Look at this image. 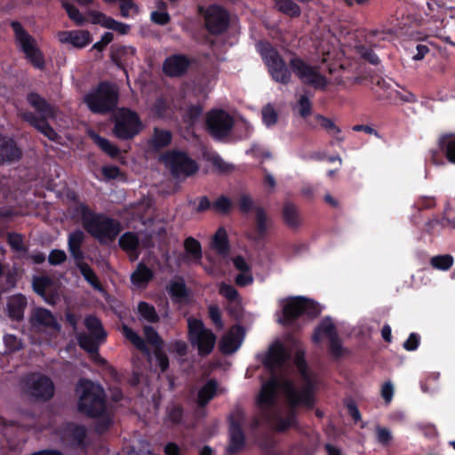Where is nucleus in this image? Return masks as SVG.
<instances>
[{
    "instance_id": "1",
    "label": "nucleus",
    "mask_w": 455,
    "mask_h": 455,
    "mask_svg": "<svg viewBox=\"0 0 455 455\" xmlns=\"http://www.w3.org/2000/svg\"><path fill=\"white\" fill-rule=\"evenodd\" d=\"M289 358L286 348L280 343L272 345L264 361L265 366L271 371L270 378L264 382L258 396V405L264 411L267 419L271 420L272 416L267 411L275 408L277 391H282L288 400L291 410L286 418L276 417L275 426L278 431H285L295 424V415L292 408L301 404L308 408L312 407L315 400L313 390L315 387L314 376L308 371L304 355L298 352L295 355V364L304 381L302 389L298 390L291 381L278 371Z\"/></svg>"
},
{
    "instance_id": "2",
    "label": "nucleus",
    "mask_w": 455,
    "mask_h": 455,
    "mask_svg": "<svg viewBox=\"0 0 455 455\" xmlns=\"http://www.w3.org/2000/svg\"><path fill=\"white\" fill-rule=\"evenodd\" d=\"M76 391L79 395V411L92 418H98L96 430L99 433L107 430L112 419L106 407L102 387L90 380L82 379Z\"/></svg>"
},
{
    "instance_id": "3",
    "label": "nucleus",
    "mask_w": 455,
    "mask_h": 455,
    "mask_svg": "<svg viewBox=\"0 0 455 455\" xmlns=\"http://www.w3.org/2000/svg\"><path fill=\"white\" fill-rule=\"evenodd\" d=\"M74 214L79 217L84 228L100 243L114 241L121 232V224L107 215L96 213L85 204L77 203Z\"/></svg>"
},
{
    "instance_id": "4",
    "label": "nucleus",
    "mask_w": 455,
    "mask_h": 455,
    "mask_svg": "<svg viewBox=\"0 0 455 455\" xmlns=\"http://www.w3.org/2000/svg\"><path fill=\"white\" fill-rule=\"evenodd\" d=\"M118 88L112 83L101 82L84 96V102L94 114H107L117 106Z\"/></svg>"
},
{
    "instance_id": "5",
    "label": "nucleus",
    "mask_w": 455,
    "mask_h": 455,
    "mask_svg": "<svg viewBox=\"0 0 455 455\" xmlns=\"http://www.w3.org/2000/svg\"><path fill=\"white\" fill-rule=\"evenodd\" d=\"M272 79L282 84L291 81V72L278 51L266 41H260L256 45Z\"/></svg>"
},
{
    "instance_id": "6",
    "label": "nucleus",
    "mask_w": 455,
    "mask_h": 455,
    "mask_svg": "<svg viewBox=\"0 0 455 455\" xmlns=\"http://www.w3.org/2000/svg\"><path fill=\"white\" fill-rule=\"evenodd\" d=\"M11 27L14 32L15 42L26 59L36 68L44 67V56L39 50L36 39L29 35L19 21H12Z\"/></svg>"
},
{
    "instance_id": "7",
    "label": "nucleus",
    "mask_w": 455,
    "mask_h": 455,
    "mask_svg": "<svg viewBox=\"0 0 455 455\" xmlns=\"http://www.w3.org/2000/svg\"><path fill=\"white\" fill-rule=\"evenodd\" d=\"M188 339L197 348L199 355H207L214 348L216 336L206 329L202 321L195 318L188 319Z\"/></svg>"
},
{
    "instance_id": "8",
    "label": "nucleus",
    "mask_w": 455,
    "mask_h": 455,
    "mask_svg": "<svg viewBox=\"0 0 455 455\" xmlns=\"http://www.w3.org/2000/svg\"><path fill=\"white\" fill-rule=\"evenodd\" d=\"M289 66L302 84L321 90L327 86L328 81L320 74L319 68L307 64L301 58L293 55L289 60Z\"/></svg>"
},
{
    "instance_id": "9",
    "label": "nucleus",
    "mask_w": 455,
    "mask_h": 455,
    "mask_svg": "<svg viewBox=\"0 0 455 455\" xmlns=\"http://www.w3.org/2000/svg\"><path fill=\"white\" fill-rule=\"evenodd\" d=\"M141 128L138 115L129 109H120L116 116L113 133L121 140H130L137 135Z\"/></svg>"
},
{
    "instance_id": "10",
    "label": "nucleus",
    "mask_w": 455,
    "mask_h": 455,
    "mask_svg": "<svg viewBox=\"0 0 455 455\" xmlns=\"http://www.w3.org/2000/svg\"><path fill=\"white\" fill-rule=\"evenodd\" d=\"M163 160L176 178L188 177L197 171L196 163L182 152H168Z\"/></svg>"
},
{
    "instance_id": "11",
    "label": "nucleus",
    "mask_w": 455,
    "mask_h": 455,
    "mask_svg": "<svg viewBox=\"0 0 455 455\" xmlns=\"http://www.w3.org/2000/svg\"><path fill=\"white\" fill-rule=\"evenodd\" d=\"M317 313V308L312 300L302 297L294 298L284 304L280 323L290 324L301 315L315 316Z\"/></svg>"
},
{
    "instance_id": "12",
    "label": "nucleus",
    "mask_w": 455,
    "mask_h": 455,
    "mask_svg": "<svg viewBox=\"0 0 455 455\" xmlns=\"http://www.w3.org/2000/svg\"><path fill=\"white\" fill-rule=\"evenodd\" d=\"M206 124L210 134L216 140H221L229 135L234 119L228 112L216 109L208 113Z\"/></svg>"
},
{
    "instance_id": "13",
    "label": "nucleus",
    "mask_w": 455,
    "mask_h": 455,
    "mask_svg": "<svg viewBox=\"0 0 455 455\" xmlns=\"http://www.w3.org/2000/svg\"><path fill=\"white\" fill-rule=\"evenodd\" d=\"M27 392L33 397L43 401L50 400L54 395L52 379L39 373H33L26 379Z\"/></svg>"
},
{
    "instance_id": "14",
    "label": "nucleus",
    "mask_w": 455,
    "mask_h": 455,
    "mask_svg": "<svg viewBox=\"0 0 455 455\" xmlns=\"http://www.w3.org/2000/svg\"><path fill=\"white\" fill-rule=\"evenodd\" d=\"M205 25L212 34L223 32L228 25L227 12L218 5H211L205 12Z\"/></svg>"
},
{
    "instance_id": "15",
    "label": "nucleus",
    "mask_w": 455,
    "mask_h": 455,
    "mask_svg": "<svg viewBox=\"0 0 455 455\" xmlns=\"http://www.w3.org/2000/svg\"><path fill=\"white\" fill-rule=\"evenodd\" d=\"M34 291L48 304H54L57 298L56 285L48 276H36L33 279Z\"/></svg>"
},
{
    "instance_id": "16",
    "label": "nucleus",
    "mask_w": 455,
    "mask_h": 455,
    "mask_svg": "<svg viewBox=\"0 0 455 455\" xmlns=\"http://www.w3.org/2000/svg\"><path fill=\"white\" fill-rule=\"evenodd\" d=\"M190 60L182 54H174L165 59L163 70L169 76H180L188 68Z\"/></svg>"
},
{
    "instance_id": "17",
    "label": "nucleus",
    "mask_w": 455,
    "mask_h": 455,
    "mask_svg": "<svg viewBox=\"0 0 455 455\" xmlns=\"http://www.w3.org/2000/svg\"><path fill=\"white\" fill-rule=\"evenodd\" d=\"M243 331L240 326H233L220 341V349L224 354H232L241 346Z\"/></svg>"
},
{
    "instance_id": "18",
    "label": "nucleus",
    "mask_w": 455,
    "mask_h": 455,
    "mask_svg": "<svg viewBox=\"0 0 455 455\" xmlns=\"http://www.w3.org/2000/svg\"><path fill=\"white\" fill-rule=\"evenodd\" d=\"M57 36L60 43L69 44L76 48H84L92 41L87 30L60 31Z\"/></svg>"
},
{
    "instance_id": "19",
    "label": "nucleus",
    "mask_w": 455,
    "mask_h": 455,
    "mask_svg": "<svg viewBox=\"0 0 455 455\" xmlns=\"http://www.w3.org/2000/svg\"><path fill=\"white\" fill-rule=\"evenodd\" d=\"M254 212L256 229L252 239L255 241H260L267 235L273 226V221L262 206L255 207Z\"/></svg>"
},
{
    "instance_id": "20",
    "label": "nucleus",
    "mask_w": 455,
    "mask_h": 455,
    "mask_svg": "<svg viewBox=\"0 0 455 455\" xmlns=\"http://www.w3.org/2000/svg\"><path fill=\"white\" fill-rule=\"evenodd\" d=\"M30 323L35 328L51 327L57 331L60 329L53 315L44 308L35 309L30 316Z\"/></svg>"
},
{
    "instance_id": "21",
    "label": "nucleus",
    "mask_w": 455,
    "mask_h": 455,
    "mask_svg": "<svg viewBox=\"0 0 455 455\" xmlns=\"http://www.w3.org/2000/svg\"><path fill=\"white\" fill-rule=\"evenodd\" d=\"M24 121L28 122L30 125L38 130L45 137L51 140H56L58 138L57 132L50 126L48 119H38V117L32 112H24L21 114Z\"/></svg>"
},
{
    "instance_id": "22",
    "label": "nucleus",
    "mask_w": 455,
    "mask_h": 455,
    "mask_svg": "<svg viewBox=\"0 0 455 455\" xmlns=\"http://www.w3.org/2000/svg\"><path fill=\"white\" fill-rule=\"evenodd\" d=\"M27 100L30 106L40 115L38 119H49L54 117L55 108L39 94L31 92L28 95Z\"/></svg>"
},
{
    "instance_id": "23",
    "label": "nucleus",
    "mask_w": 455,
    "mask_h": 455,
    "mask_svg": "<svg viewBox=\"0 0 455 455\" xmlns=\"http://www.w3.org/2000/svg\"><path fill=\"white\" fill-rule=\"evenodd\" d=\"M21 156L12 139L0 136V164L18 160Z\"/></svg>"
},
{
    "instance_id": "24",
    "label": "nucleus",
    "mask_w": 455,
    "mask_h": 455,
    "mask_svg": "<svg viewBox=\"0 0 455 455\" xmlns=\"http://www.w3.org/2000/svg\"><path fill=\"white\" fill-rule=\"evenodd\" d=\"M244 445V435L237 422L230 420L229 426V444L227 451L230 454L236 453L243 449Z\"/></svg>"
},
{
    "instance_id": "25",
    "label": "nucleus",
    "mask_w": 455,
    "mask_h": 455,
    "mask_svg": "<svg viewBox=\"0 0 455 455\" xmlns=\"http://www.w3.org/2000/svg\"><path fill=\"white\" fill-rule=\"evenodd\" d=\"M337 336L338 332L334 323L330 317H325L315 328L312 339L315 343H318L323 338L331 340Z\"/></svg>"
},
{
    "instance_id": "26",
    "label": "nucleus",
    "mask_w": 455,
    "mask_h": 455,
    "mask_svg": "<svg viewBox=\"0 0 455 455\" xmlns=\"http://www.w3.org/2000/svg\"><path fill=\"white\" fill-rule=\"evenodd\" d=\"M85 239L84 233L77 229L68 235V251L75 259V262L83 260L84 254L81 249V246Z\"/></svg>"
},
{
    "instance_id": "27",
    "label": "nucleus",
    "mask_w": 455,
    "mask_h": 455,
    "mask_svg": "<svg viewBox=\"0 0 455 455\" xmlns=\"http://www.w3.org/2000/svg\"><path fill=\"white\" fill-rule=\"evenodd\" d=\"M153 271L143 263H139L131 275L132 284L138 288H145L153 278Z\"/></svg>"
},
{
    "instance_id": "28",
    "label": "nucleus",
    "mask_w": 455,
    "mask_h": 455,
    "mask_svg": "<svg viewBox=\"0 0 455 455\" xmlns=\"http://www.w3.org/2000/svg\"><path fill=\"white\" fill-rule=\"evenodd\" d=\"M26 306L27 299L23 295L17 294L12 296L7 302V310L9 316L15 320L22 319Z\"/></svg>"
},
{
    "instance_id": "29",
    "label": "nucleus",
    "mask_w": 455,
    "mask_h": 455,
    "mask_svg": "<svg viewBox=\"0 0 455 455\" xmlns=\"http://www.w3.org/2000/svg\"><path fill=\"white\" fill-rule=\"evenodd\" d=\"M77 340L79 343V346L87 351L88 353L92 355H95L99 356L98 350L99 346L102 342H104L105 339H96L95 336L86 334V333H80L77 336Z\"/></svg>"
},
{
    "instance_id": "30",
    "label": "nucleus",
    "mask_w": 455,
    "mask_h": 455,
    "mask_svg": "<svg viewBox=\"0 0 455 455\" xmlns=\"http://www.w3.org/2000/svg\"><path fill=\"white\" fill-rule=\"evenodd\" d=\"M439 148L447 160L455 164V134H446L439 139Z\"/></svg>"
},
{
    "instance_id": "31",
    "label": "nucleus",
    "mask_w": 455,
    "mask_h": 455,
    "mask_svg": "<svg viewBox=\"0 0 455 455\" xmlns=\"http://www.w3.org/2000/svg\"><path fill=\"white\" fill-rule=\"evenodd\" d=\"M283 217L285 224L291 228H297L301 223L299 211L292 203L286 202L284 204Z\"/></svg>"
},
{
    "instance_id": "32",
    "label": "nucleus",
    "mask_w": 455,
    "mask_h": 455,
    "mask_svg": "<svg viewBox=\"0 0 455 455\" xmlns=\"http://www.w3.org/2000/svg\"><path fill=\"white\" fill-rule=\"evenodd\" d=\"M76 267L80 270V273L84 278L90 283V285L97 291H102V285L96 275L93 269L83 260L76 262Z\"/></svg>"
},
{
    "instance_id": "33",
    "label": "nucleus",
    "mask_w": 455,
    "mask_h": 455,
    "mask_svg": "<svg viewBox=\"0 0 455 455\" xmlns=\"http://www.w3.org/2000/svg\"><path fill=\"white\" fill-rule=\"evenodd\" d=\"M212 246L219 254L228 255L229 251L228 239L227 232L223 228H220L215 233Z\"/></svg>"
},
{
    "instance_id": "34",
    "label": "nucleus",
    "mask_w": 455,
    "mask_h": 455,
    "mask_svg": "<svg viewBox=\"0 0 455 455\" xmlns=\"http://www.w3.org/2000/svg\"><path fill=\"white\" fill-rule=\"evenodd\" d=\"M89 136L93 142L109 156L116 157L118 156L119 148L116 145L112 144L108 140L100 137L94 132H90Z\"/></svg>"
},
{
    "instance_id": "35",
    "label": "nucleus",
    "mask_w": 455,
    "mask_h": 455,
    "mask_svg": "<svg viewBox=\"0 0 455 455\" xmlns=\"http://www.w3.org/2000/svg\"><path fill=\"white\" fill-rule=\"evenodd\" d=\"M124 337L139 350L149 355V350L146 345L145 340L132 329L124 325L122 328Z\"/></svg>"
},
{
    "instance_id": "36",
    "label": "nucleus",
    "mask_w": 455,
    "mask_h": 455,
    "mask_svg": "<svg viewBox=\"0 0 455 455\" xmlns=\"http://www.w3.org/2000/svg\"><path fill=\"white\" fill-rule=\"evenodd\" d=\"M217 389V383L211 379L204 385L198 392L197 403L200 406L206 405L214 396Z\"/></svg>"
},
{
    "instance_id": "37",
    "label": "nucleus",
    "mask_w": 455,
    "mask_h": 455,
    "mask_svg": "<svg viewBox=\"0 0 455 455\" xmlns=\"http://www.w3.org/2000/svg\"><path fill=\"white\" fill-rule=\"evenodd\" d=\"M97 18V21L100 22L104 27L117 31L122 35L127 34L130 30L129 25L116 21L102 13H98Z\"/></svg>"
},
{
    "instance_id": "38",
    "label": "nucleus",
    "mask_w": 455,
    "mask_h": 455,
    "mask_svg": "<svg viewBox=\"0 0 455 455\" xmlns=\"http://www.w3.org/2000/svg\"><path fill=\"white\" fill-rule=\"evenodd\" d=\"M171 140L172 133L169 131L155 128L150 143L154 148H161L168 146Z\"/></svg>"
},
{
    "instance_id": "39",
    "label": "nucleus",
    "mask_w": 455,
    "mask_h": 455,
    "mask_svg": "<svg viewBox=\"0 0 455 455\" xmlns=\"http://www.w3.org/2000/svg\"><path fill=\"white\" fill-rule=\"evenodd\" d=\"M84 324L90 335L95 336L96 339L106 338L107 334L103 330L100 321L97 317L92 315L87 316L84 320Z\"/></svg>"
},
{
    "instance_id": "40",
    "label": "nucleus",
    "mask_w": 455,
    "mask_h": 455,
    "mask_svg": "<svg viewBox=\"0 0 455 455\" xmlns=\"http://www.w3.org/2000/svg\"><path fill=\"white\" fill-rule=\"evenodd\" d=\"M275 2L279 12L291 17L299 16V6L291 0H275Z\"/></svg>"
},
{
    "instance_id": "41",
    "label": "nucleus",
    "mask_w": 455,
    "mask_h": 455,
    "mask_svg": "<svg viewBox=\"0 0 455 455\" xmlns=\"http://www.w3.org/2000/svg\"><path fill=\"white\" fill-rule=\"evenodd\" d=\"M119 245L125 251H135L139 246V237L134 233L126 232L119 238Z\"/></svg>"
},
{
    "instance_id": "42",
    "label": "nucleus",
    "mask_w": 455,
    "mask_h": 455,
    "mask_svg": "<svg viewBox=\"0 0 455 455\" xmlns=\"http://www.w3.org/2000/svg\"><path fill=\"white\" fill-rule=\"evenodd\" d=\"M184 247L188 253L192 255L196 262L202 259V248L200 243L193 237H188L184 242Z\"/></svg>"
},
{
    "instance_id": "43",
    "label": "nucleus",
    "mask_w": 455,
    "mask_h": 455,
    "mask_svg": "<svg viewBox=\"0 0 455 455\" xmlns=\"http://www.w3.org/2000/svg\"><path fill=\"white\" fill-rule=\"evenodd\" d=\"M430 264L434 268L446 271L453 265V258L451 255H438L431 259Z\"/></svg>"
},
{
    "instance_id": "44",
    "label": "nucleus",
    "mask_w": 455,
    "mask_h": 455,
    "mask_svg": "<svg viewBox=\"0 0 455 455\" xmlns=\"http://www.w3.org/2000/svg\"><path fill=\"white\" fill-rule=\"evenodd\" d=\"M138 310L141 317L150 323H156L158 321V315L155 307L147 302H140Z\"/></svg>"
},
{
    "instance_id": "45",
    "label": "nucleus",
    "mask_w": 455,
    "mask_h": 455,
    "mask_svg": "<svg viewBox=\"0 0 455 455\" xmlns=\"http://www.w3.org/2000/svg\"><path fill=\"white\" fill-rule=\"evenodd\" d=\"M219 291L220 294L226 298L228 301L235 303L236 306L240 305V297L238 291L234 286L222 283L220 285Z\"/></svg>"
},
{
    "instance_id": "46",
    "label": "nucleus",
    "mask_w": 455,
    "mask_h": 455,
    "mask_svg": "<svg viewBox=\"0 0 455 455\" xmlns=\"http://www.w3.org/2000/svg\"><path fill=\"white\" fill-rule=\"evenodd\" d=\"M120 1V12L124 18H134L139 14V6L132 0Z\"/></svg>"
},
{
    "instance_id": "47",
    "label": "nucleus",
    "mask_w": 455,
    "mask_h": 455,
    "mask_svg": "<svg viewBox=\"0 0 455 455\" xmlns=\"http://www.w3.org/2000/svg\"><path fill=\"white\" fill-rule=\"evenodd\" d=\"M391 100L397 101L401 100L403 102H415L416 97L414 94H412L411 92L403 90L398 91L395 89H391L388 92L387 96Z\"/></svg>"
},
{
    "instance_id": "48",
    "label": "nucleus",
    "mask_w": 455,
    "mask_h": 455,
    "mask_svg": "<svg viewBox=\"0 0 455 455\" xmlns=\"http://www.w3.org/2000/svg\"><path fill=\"white\" fill-rule=\"evenodd\" d=\"M68 431L77 445H84V440L86 438V429L84 427L78 425H68Z\"/></svg>"
},
{
    "instance_id": "49",
    "label": "nucleus",
    "mask_w": 455,
    "mask_h": 455,
    "mask_svg": "<svg viewBox=\"0 0 455 455\" xmlns=\"http://www.w3.org/2000/svg\"><path fill=\"white\" fill-rule=\"evenodd\" d=\"M237 204L240 212L244 214L251 212L256 207L254 206L253 198L247 193H243L240 195L237 201Z\"/></svg>"
},
{
    "instance_id": "50",
    "label": "nucleus",
    "mask_w": 455,
    "mask_h": 455,
    "mask_svg": "<svg viewBox=\"0 0 455 455\" xmlns=\"http://www.w3.org/2000/svg\"><path fill=\"white\" fill-rule=\"evenodd\" d=\"M169 293L172 297L180 299L186 297V285L182 280L172 281L169 286Z\"/></svg>"
},
{
    "instance_id": "51",
    "label": "nucleus",
    "mask_w": 455,
    "mask_h": 455,
    "mask_svg": "<svg viewBox=\"0 0 455 455\" xmlns=\"http://www.w3.org/2000/svg\"><path fill=\"white\" fill-rule=\"evenodd\" d=\"M375 430H376V438H377L378 443H379L380 444H382L384 446L390 445V443L393 440V435H392L391 431L388 428L383 427L379 425L376 426Z\"/></svg>"
},
{
    "instance_id": "52",
    "label": "nucleus",
    "mask_w": 455,
    "mask_h": 455,
    "mask_svg": "<svg viewBox=\"0 0 455 455\" xmlns=\"http://www.w3.org/2000/svg\"><path fill=\"white\" fill-rule=\"evenodd\" d=\"M315 119L320 123L321 126L331 135L334 136L340 133V128L338 127L331 119L326 118L322 115H316Z\"/></svg>"
},
{
    "instance_id": "53",
    "label": "nucleus",
    "mask_w": 455,
    "mask_h": 455,
    "mask_svg": "<svg viewBox=\"0 0 455 455\" xmlns=\"http://www.w3.org/2000/svg\"><path fill=\"white\" fill-rule=\"evenodd\" d=\"M62 5L66 10L69 19L72 20L76 24L82 25L84 22V15L76 6L66 2L62 3Z\"/></svg>"
},
{
    "instance_id": "54",
    "label": "nucleus",
    "mask_w": 455,
    "mask_h": 455,
    "mask_svg": "<svg viewBox=\"0 0 455 455\" xmlns=\"http://www.w3.org/2000/svg\"><path fill=\"white\" fill-rule=\"evenodd\" d=\"M262 120L267 126L275 124L277 122V113L274 107L267 105L262 108Z\"/></svg>"
},
{
    "instance_id": "55",
    "label": "nucleus",
    "mask_w": 455,
    "mask_h": 455,
    "mask_svg": "<svg viewBox=\"0 0 455 455\" xmlns=\"http://www.w3.org/2000/svg\"><path fill=\"white\" fill-rule=\"evenodd\" d=\"M144 335L147 339V341L155 346L156 348H159L162 346L163 340L158 335L157 331L152 326L144 327Z\"/></svg>"
},
{
    "instance_id": "56",
    "label": "nucleus",
    "mask_w": 455,
    "mask_h": 455,
    "mask_svg": "<svg viewBox=\"0 0 455 455\" xmlns=\"http://www.w3.org/2000/svg\"><path fill=\"white\" fill-rule=\"evenodd\" d=\"M231 205V200L225 196H221L213 202L212 208L217 212L228 213Z\"/></svg>"
},
{
    "instance_id": "57",
    "label": "nucleus",
    "mask_w": 455,
    "mask_h": 455,
    "mask_svg": "<svg viewBox=\"0 0 455 455\" xmlns=\"http://www.w3.org/2000/svg\"><path fill=\"white\" fill-rule=\"evenodd\" d=\"M329 343H330V352L334 357L339 358L344 355L345 349L342 346L341 340L339 338V336L329 340Z\"/></svg>"
},
{
    "instance_id": "58",
    "label": "nucleus",
    "mask_w": 455,
    "mask_h": 455,
    "mask_svg": "<svg viewBox=\"0 0 455 455\" xmlns=\"http://www.w3.org/2000/svg\"><path fill=\"white\" fill-rule=\"evenodd\" d=\"M312 110V104L309 100V99L305 96L301 95L299 100V113L302 117H307L311 114Z\"/></svg>"
},
{
    "instance_id": "59",
    "label": "nucleus",
    "mask_w": 455,
    "mask_h": 455,
    "mask_svg": "<svg viewBox=\"0 0 455 455\" xmlns=\"http://www.w3.org/2000/svg\"><path fill=\"white\" fill-rule=\"evenodd\" d=\"M209 315L215 326L221 330L224 324L221 320V313L219 307L216 305H211L209 307Z\"/></svg>"
},
{
    "instance_id": "60",
    "label": "nucleus",
    "mask_w": 455,
    "mask_h": 455,
    "mask_svg": "<svg viewBox=\"0 0 455 455\" xmlns=\"http://www.w3.org/2000/svg\"><path fill=\"white\" fill-rule=\"evenodd\" d=\"M67 259V255L62 250H52L48 257L51 265L56 266L63 263Z\"/></svg>"
},
{
    "instance_id": "61",
    "label": "nucleus",
    "mask_w": 455,
    "mask_h": 455,
    "mask_svg": "<svg viewBox=\"0 0 455 455\" xmlns=\"http://www.w3.org/2000/svg\"><path fill=\"white\" fill-rule=\"evenodd\" d=\"M420 336L418 333L412 332L403 342V347L407 351H414L418 348Z\"/></svg>"
},
{
    "instance_id": "62",
    "label": "nucleus",
    "mask_w": 455,
    "mask_h": 455,
    "mask_svg": "<svg viewBox=\"0 0 455 455\" xmlns=\"http://www.w3.org/2000/svg\"><path fill=\"white\" fill-rule=\"evenodd\" d=\"M4 341L6 347L10 352L16 351L21 348V342L17 339L16 336L12 334H7L4 337Z\"/></svg>"
},
{
    "instance_id": "63",
    "label": "nucleus",
    "mask_w": 455,
    "mask_h": 455,
    "mask_svg": "<svg viewBox=\"0 0 455 455\" xmlns=\"http://www.w3.org/2000/svg\"><path fill=\"white\" fill-rule=\"evenodd\" d=\"M212 164L221 172H228L233 170V166L226 163L220 156L212 157Z\"/></svg>"
},
{
    "instance_id": "64",
    "label": "nucleus",
    "mask_w": 455,
    "mask_h": 455,
    "mask_svg": "<svg viewBox=\"0 0 455 455\" xmlns=\"http://www.w3.org/2000/svg\"><path fill=\"white\" fill-rule=\"evenodd\" d=\"M155 357L156 363L159 366L162 372L165 371L169 367L168 356L162 351L156 350L155 352Z\"/></svg>"
}]
</instances>
